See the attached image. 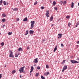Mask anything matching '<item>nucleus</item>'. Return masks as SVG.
Returning a JSON list of instances; mask_svg holds the SVG:
<instances>
[{
  "instance_id": "nucleus-1",
  "label": "nucleus",
  "mask_w": 79,
  "mask_h": 79,
  "mask_svg": "<svg viewBox=\"0 0 79 79\" xmlns=\"http://www.w3.org/2000/svg\"><path fill=\"white\" fill-rule=\"evenodd\" d=\"M9 53H10L9 55V57L10 58H14V56L13 55V51L11 50L9 51Z\"/></svg>"
},
{
  "instance_id": "nucleus-2",
  "label": "nucleus",
  "mask_w": 79,
  "mask_h": 79,
  "mask_svg": "<svg viewBox=\"0 0 79 79\" xmlns=\"http://www.w3.org/2000/svg\"><path fill=\"white\" fill-rule=\"evenodd\" d=\"M24 68H25V66H24L21 68L19 70V71L20 72V73H21V72H22V73H25V72H24Z\"/></svg>"
},
{
  "instance_id": "nucleus-3",
  "label": "nucleus",
  "mask_w": 79,
  "mask_h": 79,
  "mask_svg": "<svg viewBox=\"0 0 79 79\" xmlns=\"http://www.w3.org/2000/svg\"><path fill=\"white\" fill-rule=\"evenodd\" d=\"M30 23L31 24V27H30V29H32V28L34 27V25L35 24V21H32Z\"/></svg>"
},
{
  "instance_id": "nucleus-4",
  "label": "nucleus",
  "mask_w": 79,
  "mask_h": 79,
  "mask_svg": "<svg viewBox=\"0 0 79 79\" xmlns=\"http://www.w3.org/2000/svg\"><path fill=\"white\" fill-rule=\"evenodd\" d=\"M70 62L73 64H75V63H79V62L77 61L74 60H71Z\"/></svg>"
},
{
  "instance_id": "nucleus-5",
  "label": "nucleus",
  "mask_w": 79,
  "mask_h": 79,
  "mask_svg": "<svg viewBox=\"0 0 79 79\" xmlns=\"http://www.w3.org/2000/svg\"><path fill=\"white\" fill-rule=\"evenodd\" d=\"M66 69H67V66L65 65L64 66V67L63 68L62 72H64V71Z\"/></svg>"
},
{
  "instance_id": "nucleus-6",
  "label": "nucleus",
  "mask_w": 79,
  "mask_h": 79,
  "mask_svg": "<svg viewBox=\"0 0 79 79\" xmlns=\"http://www.w3.org/2000/svg\"><path fill=\"white\" fill-rule=\"evenodd\" d=\"M38 58H36L35 59H34V61H33V63H37L38 62Z\"/></svg>"
},
{
  "instance_id": "nucleus-7",
  "label": "nucleus",
  "mask_w": 79,
  "mask_h": 79,
  "mask_svg": "<svg viewBox=\"0 0 79 79\" xmlns=\"http://www.w3.org/2000/svg\"><path fill=\"white\" fill-rule=\"evenodd\" d=\"M34 33V31L33 30H30L29 31V34L31 35V34H33Z\"/></svg>"
},
{
  "instance_id": "nucleus-8",
  "label": "nucleus",
  "mask_w": 79,
  "mask_h": 79,
  "mask_svg": "<svg viewBox=\"0 0 79 79\" xmlns=\"http://www.w3.org/2000/svg\"><path fill=\"white\" fill-rule=\"evenodd\" d=\"M58 38L60 39L61 38V37H62V34H58Z\"/></svg>"
},
{
  "instance_id": "nucleus-9",
  "label": "nucleus",
  "mask_w": 79,
  "mask_h": 79,
  "mask_svg": "<svg viewBox=\"0 0 79 79\" xmlns=\"http://www.w3.org/2000/svg\"><path fill=\"white\" fill-rule=\"evenodd\" d=\"M18 51L19 52H23V48H20L19 49H18Z\"/></svg>"
},
{
  "instance_id": "nucleus-10",
  "label": "nucleus",
  "mask_w": 79,
  "mask_h": 79,
  "mask_svg": "<svg viewBox=\"0 0 79 79\" xmlns=\"http://www.w3.org/2000/svg\"><path fill=\"white\" fill-rule=\"evenodd\" d=\"M57 45L55 47V48H54V49L53 50V52H55L56 50H57Z\"/></svg>"
},
{
  "instance_id": "nucleus-11",
  "label": "nucleus",
  "mask_w": 79,
  "mask_h": 79,
  "mask_svg": "<svg viewBox=\"0 0 79 79\" xmlns=\"http://www.w3.org/2000/svg\"><path fill=\"white\" fill-rule=\"evenodd\" d=\"M28 33H29V31H28V30H27L26 31V33L25 34V35H27V34H28Z\"/></svg>"
},
{
  "instance_id": "nucleus-12",
  "label": "nucleus",
  "mask_w": 79,
  "mask_h": 79,
  "mask_svg": "<svg viewBox=\"0 0 79 79\" xmlns=\"http://www.w3.org/2000/svg\"><path fill=\"white\" fill-rule=\"evenodd\" d=\"M3 4H4V5L5 6L6 5V2L5 1H3L2 2Z\"/></svg>"
},
{
  "instance_id": "nucleus-13",
  "label": "nucleus",
  "mask_w": 79,
  "mask_h": 79,
  "mask_svg": "<svg viewBox=\"0 0 79 79\" xmlns=\"http://www.w3.org/2000/svg\"><path fill=\"white\" fill-rule=\"evenodd\" d=\"M53 16H51L50 19V21H53Z\"/></svg>"
},
{
  "instance_id": "nucleus-14",
  "label": "nucleus",
  "mask_w": 79,
  "mask_h": 79,
  "mask_svg": "<svg viewBox=\"0 0 79 79\" xmlns=\"http://www.w3.org/2000/svg\"><path fill=\"white\" fill-rule=\"evenodd\" d=\"M27 17L25 18L23 20V21H27Z\"/></svg>"
},
{
  "instance_id": "nucleus-15",
  "label": "nucleus",
  "mask_w": 79,
  "mask_h": 79,
  "mask_svg": "<svg viewBox=\"0 0 79 79\" xmlns=\"http://www.w3.org/2000/svg\"><path fill=\"white\" fill-rule=\"evenodd\" d=\"M15 73H16V70H14L12 71L11 73L12 74H15Z\"/></svg>"
},
{
  "instance_id": "nucleus-16",
  "label": "nucleus",
  "mask_w": 79,
  "mask_h": 79,
  "mask_svg": "<svg viewBox=\"0 0 79 79\" xmlns=\"http://www.w3.org/2000/svg\"><path fill=\"white\" fill-rule=\"evenodd\" d=\"M71 8H73L74 7V3L72 2L71 4Z\"/></svg>"
},
{
  "instance_id": "nucleus-17",
  "label": "nucleus",
  "mask_w": 79,
  "mask_h": 79,
  "mask_svg": "<svg viewBox=\"0 0 79 79\" xmlns=\"http://www.w3.org/2000/svg\"><path fill=\"white\" fill-rule=\"evenodd\" d=\"M52 4L53 6H55L56 5V2L55 1L53 2Z\"/></svg>"
},
{
  "instance_id": "nucleus-18",
  "label": "nucleus",
  "mask_w": 79,
  "mask_h": 79,
  "mask_svg": "<svg viewBox=\"0 0 79 79\" xmlns=\"http://www.w3.org/2000/svg\"><path fill=\"white\" fill-rule=\"evenodd\" d=\"M46 67L47 69L49 68V66H48V64H46Z\"/></svg>"
},
{
  "instance_id": "nucleus-19",
  "label": "nucleus",
  "mask_w": 79,
  "mask_h": 79,
  "mask_svg": "<svg viewBox=\"0 0 79 79\" xmlns=\"http://www.w3.org/2000/svg\"><path fill=\"white\" fill-rule=\"evenodd\" d=\"M2 16H3V17H5V16H6V15L5 14H2Z\"/></svg>"
},
{
  "instance_id": "nucleus-20",
  "label": "nucleus",
  "mask_w": 79,
  "mask_h": 79,
  "mask_svg": "<svg viewBox=\"0 0 79 79\" xmlns=\"http://www.w3.org/2000/svg\"><path fill=\"white\" fill-rule=\"evenodd\" d=\"M2 2H3V1L2 0H1L0 1V5H2Z\"/></svg>"
},
{
  "instance_id": "nucleus-21",
  "label": "nucleus",
  "mask_w": 79,
  "mask_h": 79,
  "mask_svg": "<svg viewBox=\"0 0 79 79\" xmlns=\"http://www.w3.org/2000/svg\"><path fill=\"white\" fill-rule=\"evenodd\" d=\"M46 12L47 13H46V15H49V11H48V10H47L46 11Z\"/></svg>"
},
{
  "instance_id": "nucleus-22",
  "label": "nucleus",
  "mask_w": 79,
  "mask_h": 79,
  "mask_svg": "<svg viewBox=\"0 0 79 79\" xmlns=\"http://www.w3.org/2000/svg\"><path fill=\"white\" fill-rule=\"evenodd\" d=\"M41 77L42 79H45V77H44L43 76H41Z\"/></svg>"
},
{
  "instance_id": "nucleus-23",
  "label": "nucleus",
  "mask_w": 79,
  "mask_h": 79,
  "mask_svg": "<svg viewBox=\"0 0 79 79\" xmlns=\"http://www.w3.org/2000/svg\"><path fill=\"white\" fill-rule=\"evenodd\" d=\"M5 21H6L5 19H2V22H5Z\"/></svg>"
},
{
  "instance_id": "nucleus-24",
  "label": "nucleus",
  "mask_w": 79,
  "mask_h": 79,
  "mask_svg": "<svg viewBox=\"0 0 79 79\" xmlns=\"http://www.w3.org/2000/svg\"><path fill=\"white\" fill-rule=\"evenodd\" d=\"M8 35H11V34H12V32H9L8 33Z\"/></svg>"
},
{
  "instance_id": "nucleus-25",
  "label": "nucleus",
  "mask_w": 79,
  "mask_h": 79,
  "mask_svg": "<svg viewBox=\"0 0 79 79\" xmlns=\"http://www.w3.org/2000/svg\"><path fill=\"white\" fill-rule=\"evenodd\" d=\"M1 45L2 46H3V45H4V43L3 42H2L1 44Z\"/></svg>"
},
{
  "instance_id": "nucleus-26",
  "label": "nucleus",
  "mask_w": 79,
  "mask_h": 79,
  "mask_svg": "<svg viewBox=\"0 0 79 79\" xmlns=\"http://www.w3.org/2000/svg\"><path fill=\"white\" fill-rule=\"evenodd\" d=\"M18 10V8H15L14 9L13 11H17Z\"/></svg>"
},
{
  "instance_id": "nucleus-27",
  "label": "nucleus",
  "mask_w": 79,
  "mask_h": 79,
  "mask_svg": "<svg viewBox=\"0 0 79 79\" xmlns=\"http://www.w3.org/2000/svg\"><path fill=\"white\" fill-rule=\"evenodd\" d=\"M66 1H64L63 3V5H65V4H66Z\"/></svg>"
},
{
  "instance_id": "nucleus-28",
  "label": "nucleus",
  "mask_w": 79,
  "mask_h": 79,
  "mask_svg": "<svg viewBox=\"0 0 79 79\" xmlns=\"http://www.w3.org/2000/svg\"><path fill=\"white\" fill-rule=\"evenodd\" d=\"M54 9L55 10H56V11H57L58 10V8H57V7H55Z\"/></svg>"
},
{
  "instance_id": "nucleus-29",
  "label": "nucleus",
  "mask_w": 79,
  "mask_h": 79,
  "mask_svg": "<svg viewBox=\"0 0 79 79\" xmlns=\"http://www.w3.org/2000/svg\"><path fill=\"white\" fill-rule=\"evenodd\" d=\"M31 70H32L33 71V70H34V67H33V66H31Z\"/></svg>"
},
{
  "instance_id": "nucleus-30",
  "label": "nucleus",
  "mask_w": 79,
  "mask_h": 79,
  "mask_svg": "<svg viewBox=\"0 0 79 79\" xmlns=\"http://www.w3.org/2000/svg\"><path fill=\"white\" fill-rule=\"evenodd\" d=\"M70 26H71V23L69 22L68 24V26H69V27H70Z\"/></svg>"
},
{
  "instance_id": "nucleus-31",
  "label": "nucleus",
  "mask_w": 79,
  "mask_h": 79,
  "mask_svg": "<svg viewBox=\"0 0 79 79\" xmlns=\"http://www.w3.org/2000/svg\"><path fill=\"white\" fill-rule=\"evenodd\" d=\"M37 3V1H36L34 3V5H36Z\"/></svg>"
},
{
  "instance_id": "nucleus-32",
  "label": "nucleus",
  "mask_w": 79,
  "mask_h": 79,
  "mask_svg": "<svg viewBox=\"0 0 79 79\" xmlns=\"http://www.w3.org/2000/svg\"><path fill=\"white\" fill-rule=\"evenodd\" d=\"M60 4L61 5H62V4H63V1H60Z\"/></svg>"
},
{
  "instance_id": "nucleus-33",
  "label": "nucleus",
  "mask_w": 79,
  "mask_h": 79,
  "mask_svg": "<svg viewBox=\"0 0 79 79\" xmlns=\"http://www.w3.org/2000/svg\"><path fill=\"white\" fill-rule=\"evenodd\" d=\"M15 58H17V57H18V54H15Z\"/></svg>"
},
{
  "instance_id": "nucleus-34",
  "label": "nucleus",
  "mask_w": 79,
  "mask_h": 79,
  "mask_svg": "<svg viewBox=\"0 0 79 79\" xmlns=\"http://www.w3.org/2000/svg\"><path fill=\"white\" fill-rule=\"evenodd\" d=\"M39 73H36L35 74V76H39Z\"/></svg>"
},
{
  "instance_id": "nucleus-35",
  "label": "nucleus",
  "mask_w": 79,
  "mask_h": 79,
  "mask_svg": "<svg viewBox=\"0 0 79 79\" xmlns=\"http://www.w3.org/2000/svg\"><path fill=\"white\" fill-rule=\"evenodd\" d=\"M37 69H40V67L39 66H38L37 67Z\"/></svg>"
},
{
  "instance_id": "nucleus-36",
  "label": "nucleus",
  "mask_w": 79,
  "mask_h": 79,
  "mask_svg": "<svg viewBox=\"0 0 79 79\" xmlns=\"http://www.w3.org/2000/svg\"><path fill=\"white\" fill-rule=\"evenodd\" d=\"M65 63V60H63V62H62V64H64Z\"/></svg>"
},
{
  "instance_id": "nucleus-37",
  "label": "nucleus",
  "mask_w": 79,
  "mask_h": 79,
  "mask_svg": "<svg viewBox=\"0 0 79 79\" xmlns=\"http://www.w3.org/2000/svg\"><path fill=\"white\" fill-rule=\"evenodd\" d=\"M30 48H29V46H28L27 48V50H29V49Z\"/></svg>"
},
{
  "instance_id": "nucleus-38",
  "label": "nucleus",
  "mask_w": 79,
  "mask_h": 79,
  "mask_svg": "<svg viewBox=\"0 0 79 79\" xmlns=\"http://www.w3.org/2000/svg\"><path fill=\"white\" fill-rule=\"evenodd\" d=\"M66 18L67 19H69V15H67V16Z\"/></svg>"
},
{
  "instance_id": "nucleus-39",
  "label": "nucleus",
  "mask_w": 79,
  "mask_h": 79,
  "mask_svg": "<svg viewBox=\"0 0 79 79\" xmlns=\"http://www.w3.org/2000/svg\"><path fill=\"white\" fill-rule=\"evenodd\" d=\"M45 8V7H44V6H41V9H44V8Z\"/></svg>"
},
{
  "instance_id": "nucleus-40",
  "label": "nucleus",
  "mask_w": 79,
  "mask_h": 79,
  "mask_svg": "<svg viewBox=\"0 0 79 79\" xmlns=\"http://www.w3.org/2000/svg\"><path fill=\"white\" fill-rule=\"evenodd\" d=\"M46 16L47 18H48L49 17V15H46Z\"/></svg>"
},
{
  "instance_id": "nucleus-41",
  "label": "nucleus",
  "mask_w": 79,
  "mask_h": 79,
  "mask_svg": "<svg viewBox=\"0 0 79 79\" xmlns=\"http://www.w3.org/2000/svg\"><path fill=\"white\" fill-rule=\"evenodd\" d=\"M17 21H19V18H17Z\"/></svg>"
},
{
  "instance_id": "nucleus-42",
  "label": "nucleus",
  "mask_w": 79,
  "mask_h": 79,
  "mask_svg": "<svg viewBox=\"0 0 79 79\" xmlns=\"http://www.w3.org/2000/svg\"><path fill=\"white\" fill-rule=\"evenodd\" d=\"M64 46V45H63V44H61V47H63Z\"/></svg>"
},
{
  "instance_id": "nucleus-43",
  "label": "nucleus",
  "mask_w": 79,
  "mask_h": 79,
  "mask_svg": "<svg viewBox=\"0 0 79 79\" xmlns=\"http://www.w3.org/2000/svg\"><path fill=\"white\" fill-rule=\"evenodd\" d=\"M47 75H48V74H50V73L48 72H47Z\"/></svg>"
},
{
  "instance_id": "nucleus-44",
  "label": "nucleus",
  "mask_w": 79,
  "mask_h": 79,
  "mask_svg": "<svg viewBox=\"0 0 79 79\" xmlns=\"http://www.w3.org/2000/svg\"><path fill=\"white\" fill-rule=\"evenodd\" d=\"M76 25H77V26H78V25H79V22H77V23H76Z\"/></svg>"
},
{
  "instance_id": "nucleus-45",
  "label": "nucleus",
  "mask_w": 79,
  "mask_h": 79,
  "mask_svg": "<svg viewBox=\"0 0 79 79\" xmlns=\"http://www.w3.org/2000/svg\"><path fill=\"white\" fill-rule=\"evenodd\" d=\"M44 75H45V76H47V73H44Z\"/></svg>"
},
{
  "instance_id": "nucleus-46",
  "label": "nucleus",
  "mask_w": 79,
  "mask_h": 79,
  "mask_svg": "<svg viewBox=\"0 0 79 79\" xmlns=\"http://www.w3.org/2000/svg\"><path fill=\"white\" fill-rule=\"evenodd\" d=\"M5 26V25H4L2 26V27H3V28H4V27Z\"/></svg>"
},
{
  "instance_id": "nucleus-47",
  "label": "nucleus",
  "mask_w": 79,
  "mask_h": 79,
  "mask_svg": "<svg viewBox=\"0 0 79 79\" xmlns=\"http://www.w3.org/2000/svg\"><path fill=\"white\" fill-rule=\"evenodd\" d=\"M33 71V70H31L30 71V73H32V72Z\"/></svg>"
},
{
  "instance_id": "nucleus-48",
  "label": "nucleus",
  "mask_w": 79,
  "mask_h": 79,
  "mask_svg": "<svg viewBox=\"0 0 79 79\" xmlns=\"http://www.w3.org/2000/svg\"><path fill=\"white\" fill-rule=\"evenodd\" d=\"M77 26H78V25H75V27H77Z\"/></svg>"
},
{
  "instance_id": "nucleus-49",
  "label": "nucleus",
  "mask_w": 79,
  "mask_h": 79,
  "mask_svg": "<svg viewBox=\"0 0 79 79\" xmlns=\"http://www.w3.org/2000/svg\"><path fill=\"white\" fill-rule=\"evenodd\" d=\"M20 77L21 78L22 77V76L21 75H20Z\"/></svg>"
},
{
  "instance_id": "nucleus-50",
  "label": "nucleus",
  "mask_w": 79,
  "mask_h": 79,
  "mask_svg": "<svg viewBox=\"0 0 79 79\" xmlns=\"http://www.w3.org/2000/svg\"><path fill=\"white\" fill-rule=\"evenodd\" d=\"M77 44H79V41H77Z\"/></svg>"
},
{
  "instance_id": "nucleus-51",
  "label": "nucleus",
  "mask_w": 79,
  "mask_h": 79,
  "mask_svg": "<svg viewBox=\"0 0 79 79\" xmlns=\"http://www.w3.org/2000/svg\"><path fill=\"white\" fill-rule=\"evenodd\" d=\"M2 75H1V74H0V78H1L2 77Z\"/></svg>"
},
{
  "instance_id": "nucleus-52",
  "label": "nucleus",
  "mask_w": 79,
  "mask_h": 79,
  "mask_svg": "<svg viewBox=\"0 0 79 79\" xmlns=\"http://www.w3.org/2000/svg\"><path fill=\"white\" fill-rule=\"evenodd\" d=\"M43 42H45V40H43Z\"/></svg>"
},
{
  "instance_id": "nucleus-53",
  "label": "nucleus",
  "mask_w": 79,
  "mask_h": 79,
  "mask_svg": "<svg viewBox=\"0 0 79 79\" xmlns=\"http://www.w3.org/2000/svg\"><path fill=\"white\" fill-rule=\"evenodd\" d=\"M54 24H52V26H51V27H52V26H54Z\"/></svg>"
},
{
  "instance_id": "nucleus-54",
  "label": "nucleus",
  "mask_w": 79,
  "mask_h": 79,
  "mask_svg": "<svg viewBox=\"0 0 79 79\" xmlns=\"http://www.w3.org/2000/svg\"><path fill=\"white\" fill-rule=\"evenodd\" d=\"M1 10V7H0V10Z\"/></svg>"
},
{
  "instance_id": "nucleus-55",
  "label": "nucleus",
  "mask_w": 79,
  "mask_h": 79,
  "mask_svg": "<svg viewBox=\"0 0 79 79\" xmlns=\"http://www.w3.org/2000/svg\"><path fill=\"white\" fill-rule=\"evenodd\" d=\"M50 3H52V1H50Z\"/></svg>"
},
{
  "instance_id": "nucleus-56",
  "label": "nucleus",
  "mask_w": 79,
  "mask_h": 79,
  "mask_svg": "<svg viewBox=\"0 0 79 79\" xmlns=\"http://www.w3.org/2000/svg\"><path fill=\"white\" fill-rule=\"evenodd\" d=\"M18 55H19V53H18Z\"/></svg>"
},
{
  "instance_id": "nucleus-57",
  "label": "nucleus",
  "mask_w": 79,
  "mask_h": 79,
  "mask_svg": "<svg viewBox=\"0 0 79 79\" xmlns=\"http://www.w3.org/2000/svg\"><path fill=\"white\" fill-rule=\"evenodd\" d=\"M12 10H14V9H13V8H12Z\"/></svg>"
},
{
  "instance_id": "nucleus-58",
  "label": "nucleus",
  "mask_w": 79,
  "mask_h": 79,
  "mask_svg": "<svg viewBox=\"0 0 79 79\" xmlns=\"http://www.w3.org/2000/svg\"><path fill=\"white\" fill-rule=\"evenodd\" d=\"M77 60H79V58H77Z\"/></svg>"
},
{
  "instance_id": "nucleus-59",
  "label": "nucleus",
  "mask_w": 79,
  "mask_h": 79,
  "mask_svg": "<svg viewBox=\"0 0 79 79\" xmlns=\"http://www.w3.org/2000/svg\"><path fill=\"white\" fill-rule=\"evenodd\" d=\"M8 5V2H7V5Z\"/></svg>"
},
{
  "instance_id": "nucleus-60",
  "label": "nucleus",
  "mask_w": 79,
  "mask_h": 79,
  "mask_svg": "<svg viewBox=\"0 0 79 79\" xmlns=\"http://www.w3.org/2000/svg\"><path fill=\"white\" fill-rule=\"evenodd\" d=\"M6 65H5V67H6Z\"/></svg>"
},
{
  "instance_id": "nucleus-61",
  "label": "nucleus",
  "mask_w": 79,
  "mask_h": 79,
  "mask_svg": "<svg viewBox=\"0 0 79 79\" xmlns=\"http://www.w3.org/2000/svg\"><path fill=\"white\" fill-rule=\"evenodd\" d=\"M1 35V33H0V35Z\"/></svg>"
},
{
  "instance_id": "nucleus-62",
  "label": "nucleus",
  "mask_w": 79,
  "mask_h": 79,
  "mask_svg": "<svg viewBox=\"0 0 79 79\" xmlns=\"http://www.w3.org/2000/svg\"><path fill=\"white\" fill-rule=\"evenodd\" d=\"M30 75H31V74Z\"/></svg>"
}]
</instances>
